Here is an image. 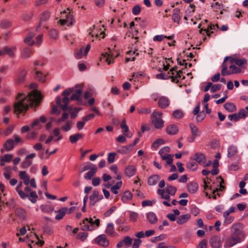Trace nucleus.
I'll list each match as a JSON object with an SVG mask.
<instances>
[{"label":"nucleus","instance_id":"e2e57ef3","mask_svg":"<svg viewBox=\"0 0 248 248\" xmlns=\"http://www.w3.org/2000/svg\"><path fill=\"white\" fill-rule=\"evenodd\" d=\"M58 31L55 29H52L49 31V35L53 39H56L58 37Z\"/></svg>","mask_w":248,"mask_h":248},{"label":"nucleus","instance_id":"ddd939ff","mask_svg":"<svg viewBox=\"0 0 248 248\" xmlns=\"http://www.w3.org/2000/svg\"><path fill=\"white\" fill-rule=\"evenodd\" d=\"M191 159L193 160H195L200 164L205 163L206 160L205 155L200 153H196L194 155L191 157Z\"/></svg>","mask_w":248,"mask_h":248},{"label":"nucleus","instance_id":"338daca9","mask_svg":"<svg viewBox=\"0 0 248 248\" xmlns=\"http://www.w3.org/2000/svg\"><path fill=\"white\" fill-rule=\"evenodd\" d=\"M141 11L140 6L138 5L135 6L132 9V13L134 15H138Z\"/></svg>","mask_w":248,"mask_h":248},{"label":"nucleus","instance_id":"f704fd0d","mask_svg":"<svg viewBox=\"0 0 248 248\" xmlns=\"http://www.w3.org/2000/svg\"><path fill=\"white\" fill-rule=\"evenodd\" d=\"M31 52L30 48L27 47L23 48L21 52V57L24 59L29 58L31 56Z\"/></svg>","mask_w":248,"mask_h":248},{"label":"nucleus","instance_id":"c85d7f7f","mask_svg":"<svg viewBox=\"0 0 248 248\" xmlns=\"http://www.w3.org/2000/svg\"><path fill=\"white\" fill-rule=\"evenodd\" d=\"M22 182H20L18 183L17 186H16V190L17 192V193L19 194L20 198L22 199H25L26 198L29 197V195L25 194V192L23 190H22L20 189L22 187Z\"/></svg>","mask_w":248,"mask_h":248},{"label":"nucleus","instance_id":"37998d69","mask_svg":"<svg viewBox=\"0 0 248 248\" xmlns=\"http://www.w3.org/2000/svg\"><path fill=\"white\" fill-rule=\"evenodd\" d=\"M215 30V25L211 24L210 25H209L208 26V27L207 28V29H204V30L201 29L200 31V33H202V31H204V32H205L206 33L207 36H210L211 34L212 33H213L214 32H213V31H210V30Z\"/></svg>","mask_w":248,"mask_h":248},{"label":"nucleus","instance_id":"9b49d317","mask_svg":"<svg viewBox=\"0 0 248 248\" xmlns=\"http://www.w3.org/2000/svg\"><path fill=\"white\" fill-rule=\"evenodd\" d=\"M23 191L25 194L29 195V197H30L29 199L32 203H34L36 202V199L38 196L35 191L31 192V188L28 186L24 188Z\"/></svg>","mask_w":248,"mask_h":248},{"label":"nucleus","instance_id":"423d86ee","mask_svg":"<svg viewBox=\"0 0 248 248\" xmlns=\"http://www.w3.org/2000/svg\"><path fill=\"white\" fill-rule=\"evenodd\" d=\"M56 102L58 106L62 110L66 111L68 110L67 105L69 103V99L67 96L63 97L62 101L60 96H57Z\"/></svg>","mask_w":248,"mask_h":248},{"label":"nucleus","instance_id":"4d7b16f0","mask_svg":"<svg viewBox=\"0 0 248 248\" xmlns=\"http://www.w3.org/2000/svg\"><path fill=\"white\" fill-rule=\"evenodd\" d=\"M116 155V154L114 152L109 153L108 154V161L109 163L111 164L114 162Z\"/></svg>","mask_w":248,"mask_h":248},{"label":"nucleus","instance_id":"2f4dec72","mask_svg":"<svg viewBox=\"0 0 248 248\" xmlns=\"http://www.w3.org/2000/svg\"><path fill=\"white\" fill-rule=\"evenodd\" d=\"M34 70L35 71V78L42 82H45L46 81V75H44L40 71H36L35 68H34Z\"/></svg>","mask_w":248,"mask_h":248},{"label":"nucleus","instance_id":"79ce46f5","mask_svg":"<svg viewBox=\"0 0 248 248\" xmlns=\"http://www.w3.org/2000/svg\"><path fill=\"white\" fill-rule=\"evenodd\" d=\"M15 214L16 216L21 218H24L26 216L25 210L21 208H17L15 210Z\"/></svg>","mask_w":248,"mask_h":248},{"label":"nucleus","instance_id":"cd10ccee","mask_svg":"<svg viewBox=\"0 0 248 248\" xmlns=\"http://www.w3.org/2000/svg\"><path fill=\"white\" fill-rule=\"evenodd\" d=\"M15 145V143L12 139H8L6 140L4 144V147L6 151H10L12 150Z\"/></svg>","mask_w":248,"mask_h":248},{"label":"nucleus","instance_id":"a18cd8bd","mask_svg":"<svg viewBox=\"0 0 248 248\" xmlns=\"http://www.w3.org/2000/svg\"><path fill=\"white\" fill-rule=\"evenodd\" d=\"M166 190L169 194L173 196L175 195L177 189L175 187L173 186L167 185V187L166 188Z\"/></svg>","mask_w":248,"mask_h":248},{"label":"nucleus","instance_id":"5701e85b","mask_svg":"<svg viewBox=\"0 0 248 248\" xmlns=\"http://www.w3.org/2000/svg\"><path fill=\"white\" fill-rule=\"evenodd\" d=\"M19 176L20 178L23 180L24 184L28 186L30 183V176L26 173V171H20L19 172Z\"/></svg>","mask_w":248,"mask_h":248},{"label":"nucleus","instance_id":"864d4df0","mask_svg":"<svg viewBox=\"0 0 248 248\" xmlns=\"http://www.w3.org/2000/svg\"><path fill=\"white\" fill-rule=\"evenodd\" d=\"M13 156L11 154H5L3 157L0 159L1 162H9L12 160Z\"/></svg>","mask_w":248,"mask_h":248},{"label":"nucleus","instance_id":"72a5a7b5","mask_svg":"<svg viewBox=\"0 0 248 248\" xmlns=\"http://www.w3.org/2000/svg\"><path fill=\"white\" fill-rule=\"evenodd\" d=\"M224 108L229 112H232L236 110L235 105L232 103H226L224 105Z\"/></svg>","mask_w":248,"mask_h":248},{"label":"nucleus","instance_id":"6e6d98bb","mask_svg":"<svg viewBox=\"0 0 248 248\" xmlns=\"http://www.w3.org/2000/svg\"><path fill=\"white\" fill-rule=\"evenodd\" d=\"M123 241L125 246L128 247L132 244V239L130 237L127 236L124 238Z\"/></svg>","mask_w":248,"mask_h":248},{"label":"nucleus","instance_id":"58836bf2","mask_svg":"<svg viewBox=\"0 0 248 248\" xmlns=\"http://www.w3.org/2000/svg\"><path fill=\"white\" fill-rule=\"evenodd\" d=\"M132 197V194L129 191H125L122 198V201L123 202H126L127 201L131 200Z\"/></svg>","mask_w":248,"mask_h":248},{"label":"nucleus","instance_id":"7c9ffc66","mask_svg":"<svg viewBox=\"0 0 248 248\" xmlns=\"http://www.w3.org/2000/svg\"><path fill=\"white\" fill-rule=\"evenodd\" d=\"M50 16V13L49 11H44L41 16V21L39 24V25L37 28V30L38 29L39 27L41 26V24L47 20Z\"/></svg>","mask_w":248,"mask_h":248},{"label":"nucleus","instance_id":"0eeeda50","mask_svg":"<svg viewBox=\"0 0 248 248\" xmlns=\"http://www.w3.org/2000/svg\"><path fill=\"white\" fill-rule=\"evenodd\" d=\"M103 198V196L99 195L98 191L94 190L93 194L89 197L90 200V204L92 206H93L97 202L102 200Z\"/></svg>","mask_w":248,"mask_h":248},{"label":"nucleus","instance_id":"8fccbe9b","mask_svg":"<svg viewBox=\"0 0 248 248\" xmlns=\"http://www.w3.org/2000/svg\"><path fill=\"white\" fill-rule=\"evenodd\" d=\"M73 125V122L71 121H67L66 124L61 127V129L67 132L71 130V126Z\"/></svg>","mask_w":248,"mask_h":248},{"label":"nucleus","instance_id":"a19ab883","mask_svg":"<svg viewBox=\"0 0 248 248\" xmlns=\"http://www.w3.org/2000/svg\"><path fill=\"white\" fill-rule=\"evenodd\" d=\"M122 185V182L121 181L117 182L115 185L112 186L111 188V191L114 194L118 193V189H120Z\"/></svg>","mask_w":248,"mask_h":248},{"label":"nucleus","instance_id":"3c124183","mask_svg":"<svg viewBox=\"0 0 248 248\" xmlns=\"http://www.w3.org/2000/svg\"><path fill=\"white\" fill-rule=\"evenodd\" d=\"M129 217L131 221L135 222L139 217V214L133 211H129Z\"/></svg>","mask_w":248,"mask_h":248},{"label":"nucleus","instance_id":"9d476101","mask_svg":"<svg viewBox=\"0 0 248 248\" xmlns=\"http://www.w3.org/2000/svg\"><path fill=\"white\" fill-rule=\"evenodd\" d=\"M219 178L221 179V182L220 184V187L219 188H216L215 189H214V190H213L212 187L211 186H208L207 183L204 180V191L207 190L209 189V190H210L211 191V192L213 194H215L217 192H218L219 191H222L225 189V187L222 185V183H224V180H223V179L220 176L219 177Z\"/></svg>","mask_w":248,"mask_h":248},{"label":"nucleus","instance_id":"49530a36","mask_svg":"<svg viewBox=\"0 0 248 248\" xmlns=\"http://www.w3.org/2000/svg\"><path fill=\"white\" fill-rule=\"evenodd\" d=\"M156 78L159 79H168L170 78L171 79V76L170 75V72H168L167 74L162 73L157 74Z\"/></svg>","mask_w":248,"mask_h":248},{"label":"nucleus","instance_id":"13d9d810","mask_svg":"<svg viewBox=\"0 0 248 248\" xmlns=\"http://www.w3.org/2000/svg\"><path fill=\"white\" fill-rule=\"evenodd\" d=\"M174 118L176 119H180L183 116V113L180 110H176L172 113Z\"/></svg>","mask_w":248,"mask_h":248},{"label":"nucleus","instance_id":"bf43d9fd","mask_svg":"<svg viewBox=\"0 0 248 248\" xmlns=\"http://www.w3.org/2000/svg\"><path fill=\"white\" fill-rule=\"evenodd\" d=\"M121 128L123 129V132L124 134H125L128 131L129 128L126 124V121L125 119L122 121L121 124Z\"/></svg>","mask_w":248,"mask_h":248},{"label":"nucleus","instance_id":"aec40b11","mask_svg":"<svg viewBox=\"0 0 248 248\" xmlns=\"http://www.w3.org/2000/svg\"><path fill=\"white\" fill-rule=\"evenodd\" d=\"M146 217L148 221L152 224H155L158 220L156 214L152 212L148 213L146 215Z\"/></svg>","mask_w":248,"mask_h":248},{"label":"nucleus","instance_id":"4468645a","mask_svg":"<svg viewBox=\"0 0 248 248\" xmlns=\"http://www.w3.org/2000/svg\"><path fill=\"white\" fill-rule=\"evenodd\" d=\"M210 245L213 248H219L221 243L219 237L217 236H213L210 239Z\"/></svg>","mask_w":248,"mask_h":248},{"label":"nucleus","instance_id":"c03bdc74","mask_svg":"<svg viewBox=\"0 0 248 248\" xmlns=\"http://www.w3.org/2000/svg\"><path fill=\"white\" fill-rule=\"evenodd\" d=\"M185 78V77L183 74L176 73L175 76H171V81L178 83L179 80H183Z\"/></svg>","mask_w":248,"mask_h":248},{"label":"nucleus","instance_id":"bb28decb","mask_svg":"<svg viewBox=\"0 0 248 248\" xmlns=\"http://www.w3.org/2000/svg\"><path fill=\"white\" fill-rule=\"evenodd\" d=\"M190 218V215L187 214L180 216L177 218L176 221L179 224H183L186 222Z\"/></svg>","mask_w":248,"mask_h":248},{"label":"nucleus","instance_id":"b1692460","mask_svg":"<svg viewBox=\"0 0 248 248\" xmlns=\"http://www.w3.org/2000/svg\"><path fill=\"white\" fill-rule=\"evenodd\" d=\"M132 146L129 145L122 146L117 149V152L122 154H127L130 153L132 150Z\"/></svg>","mask_w":248,"mask_h":248},{"label":"nucleus","instance_id":"ea45409f","mask_svg":"<svg viewBox=\"0 0 248 248\" xmlns=\"http://www.w3.org/2000/svg\"><path fill=\"white\" fill-rule=\"evenodd\" d=\"M12 23L7 19H3L1 21L0 26L2 29H6L12 26Z\"/></svg>","mask_w":248,"mask_h":248},{"label":"nucleus","instance_id":"603ef678","mask_svg":"<svg viewBox=\"0 0 248 248\" xmlns=\"http://www.w3.org/2000/svg\"><path fill=\"white\" fill-rule=\"evenodd\" d=\"M165 143V140L161 139H157L155 140L153 143L152 146L153 147L156 149L160 145L164 144Z\"/></svg>","mask_w":248,"mask_h":248},{"label":"nucleus","instance_id":"393cba45","mask_svg":"<svg viewBox=\"0 0 248 248\" xmlns=\"http://www.w3.org/2000/svg\"><path fill=\"white\" fill-rule=\"evenodd\" d=\"M160 179V177L157 174H154L150 176L148 179V184L150 186L155 185L158 180Z\"/></svg>","mask_w":248,"mask_h":248},{"label":"nucleus","instance_id":"f257e3e1","mask_svg":"<svg viewBox=\"0 0 248 248\" xmlns=\"http://www.w3.org/2000/svg\"><path fill=\"white\" fill-rule=\"evenodd\" d=\"M41 99V93L37 90L32 91L26 96L23 93H19L16 98V101L14 104L15 112L19 114L25 112L29 107H37Z\"/></svg>","mask_w":248,"mask_h":248},{"label":"nucleus","instance_id":"473e14b6","mask_svg":"<svg viewBox=\"0 0 248 248\" xmlns=\"http://www.w3.org/2000/svg\"><path fill=\"white\" fill-rule=\"evenodd\" d=\"M82 138L83 136L82 134L80 133H77L74 135H71L69 137V140L72 143L74 144L77 143V142L79 140Z\"/></svg>","mask_w":248,"mask_h":248},{"label":"nucleus","instance_id":"39448f33","mask_svg":"<svg viewBox=\"0 0 248 248\" xmlns=\"http://www.w3.org/2000/svg\"><path fill=\"white\" fill-rule=\"evenodd\" d=\"M162 113L159 111H154L152 114V123L156 129H161L164 126V121L161 119Z\"/></svg>","mask_w":248,"mask_h":248},{"label":"nucleus","instance_id":"c756f323","mask_svg":"<svg viewBox=\"0 0 248 248\" xmlns=\"http://www.w3.org/2000/svg\"><path fill=\"white\" fill-rule=\"evenodd\" d=\"M97 172V167L93 166V169L89 170L88 172L86 173L84 176L85 179L89 180H91L92 177Z\"/></svg>","mask_w":248,"mask_h":248},{"label":"nucleus","instance_id":"f3484780","mask_svg":"<svg viewBox=\"0 0 248 248\" xmlns=\"http://www.w3.org/2000/svg\"><path fill=\"white\" fill-rule=\"evenodd\" d=\"M62 17H65V19L66 20L67 23H68V26L72 25L74 24V20L73 18V16L70 14H68L65 10L61 12Z\"/></svg>","mask_w":248,"mask_h":248},{"label":"nucleus","instance_id":"f03ea898","mask_svg":"<svg viewBox=\"0 0 248 248\" xmlns=\"http://www.w3.org/2000/svg\"><path fill=\"white\" fill-rule=\"evenodd\" d=\"M245 234L243 232L240 224H236L232 225L231 228V236L226 240L225 248H230L241 242L244 239Z\"/></svg>","mask_w":248,"mask_h":248},{"label":"nucleus","instance_id":"412c9836","mask_svg":"<svg viewBox=\"0 0 248 248\" xmlns=\"http://www.w3.org/2000/svg\"><path fill=\"white\" fill-rule=\"evenodd\" d=\"M192 134V141H194L197 136H200V132L197 127L193 124H191L189 125Z\"/></svg>","mask_w":248,"mask_h":248},{"label":"nucleus","instance_id":"a878e982","mask_svg":"<svg viewBox=\"0 0 248 248\" xmlns=\"http://www.w3.org/2000/svg\"><path fill=\"white\" fill-rule=\"evenodd\" d=\"M166 131L168 134L173 135L177 133L178 128L176 125L170 124L167 127Z\"/></svg>","mask_w":248,"mask_h":248},{"label":"nucleus","instance_id":"2eb2a0df","mask_svg":"<svg viewBox=\"0 0 248 248\" xmlns=\"http://www.w3.org/2000/svg\"><path fill=\"white\" fill-rule=\"evenodd\" d=\"M158 104L159 107L164 108L169 106L170 100L165 96H161L159 98Z\"/></svg>","mask_w":248,"mask_h":248},{"label":"nucleus","instance_id":"0e129e2a","mask_svg":"<svg viewBox=\"0 0 248 248\" xmlns=\"http://www.w3.org/2000/svg\"><path fill=\"white\" fill-rule=\"evenodd\" d=\"M88 236V233L87 232H80L79 233L77 236V238L78 239H80L81 241H84L85 239L87 238Z\"/></svg>","mask_w":248,"mask_h":248},{"label":"nucleus","instance_id":"6e6552de","mask_svg":"<svg viewBox=\"0 0 248 248\" xmlns=\"http://www.w3.org/2000/svg\"><path fill=\"white\" fill-rule=\"evenodd\" d=\"M16 47L15 46L12 47L5 46L0 50V56L7 54L10 57L13 58L15 56L14 51L16 50Z\"/></svg>","mask_w":248,"mask_h":248},{"label":"nucleus","instance_id":"e433bc0d","mask_svg":"<svg viewBox=\"0 0 248 248\" xmlns=\"http://www.w3.org/2000/svg\"><path fill=\"white\" fill-rule=\"evenodd\" d=\"M237 152V147L235 146L232 145L230 146L228 149L227 156L229 158H230L233 156Z\"/></svg>","mask_w":248,"mask_h":248},{"label":"nucleus","instance_id":"4be33fe9","mask_svg":"<svg viewBox=\"0 0 248 248\" xmlns=\"http://www.w3.org/2000/svg\"><path fill=\"white\" fill-rule=\"evenodd\" d=\"M136 168L133 165L128 166L125 169V174L128 177H132L135 174Z\"/></svg>","mask_w":248,"mask_h":248},{"label":"nucleus","instance_id":"f8f14e48","mask_svg":"<svg viewBox=\"0 0 248 248\" xmlns=\"http://www.w3.org/2000/svg\"><path fill=\"white\" fill-rule=\"evenodd\" d=\"M90 48L91 46L89 44H88L85 48L84 47H81L80 49L77 50V52L75 54L76 57L77 59H80L82 58L83 55L86 56L88 54Z\"/></svg>","mask_w":248,"mask_h":248},{"label":"nucleus","instance_id":"774afa93","mask_svg":"<svg viewBox=\"0 0 248 248\" xmlns=\"http://www.w3.org/2000/svg\"><path fill=\"white\" fill-rule=\"evenodd\" d=\"M31 17H32L31 13H26V14H23L22 18L24 21H28L31 19Z\"/></svg>","mask_w":248,"mask_h":248},{"label":"nucleus","instance_id":"5fc2aeb1","mask_svg":"<svg viewBox=\"0 0 248 248\" xmlns=\"http://www.w3.org/2000/svg\"><path fill=\"white\" fill-rule=\"evenodd\" d=\"M32 164V162L30 160L26 159L25 157V159L23 161L21 165V168L25 169L27 168L30 167Z\"/></svg>","mask_w":248,"mask_h":248},{"label":"nucleus","instance_id":"dca6fc26","mask_svg":"<svg viewBox=\"0 0 248 248\" xmlns=\"http://www.w3.org/2000/svg\"><path fill=\"white\" fill-rule=\"evenodd\" d=\"M68 209L67 207H64L61 208L58 211H55V213H57L55 217V219L58 220L62 219L65 215Z\"/></svg>","mask_w":248,"mask_h":248},{"label":"nucleus","instance_id":"a211bd4d","mask_svg":"<svg viewBox=\"0 0 248 248\" xmlns=\"http://www.w3.org/2000/svg\"><path fill=\"white\" fill-rule=\"evenodd\" d=\"M27 74L25 70H22L19 73L17 74L16 78V81L17 84L23 83L25 80V78Z\"/></svg>","mask_w":248,"mask_h":248},{"label":"nucleus","instance_id":"6ab92c4d","mask_svg":"<svg viewBox=\"0 0 248 248\" xmlns=\"http://www.w3.org/2000/svg\"><path fill=\"white\" fill-rule=\"evenodd\" d=\"M199 188L198 183L194 182H189L187 186V189L189 192L191 193H195Z\"/></svg>","mask_w":248,"mask_h":248},{"label":"nucleus","instance_id":"de8ad7c7","mask_svg":"<svg viewBox=\"0 0 248 248\" xmlns=\"http://www.w3.org/2000/svg\"><path fill=\"white\" fill-rule=\"evenodd\" d=\"M186 168L192 170H195L198 168L197 164L194 161H189L186 163Z\"/></svg>","mask_w":248,"mask_h":248},{"label":"nucleus","instance_id":"c9c22d12","mask_svg":"<svg viewBox=\"0 0 248 248\" xmlns=\"http://www.w3.org/2000/svg\"><path fill=\"white\" fill-rule=\"evenodd\" d=\"M74 93L72 94L71 96V99L72 100H79V98L82 94V90L81 89H77L74 91Z\"/></svg>","mask_w":248,"mask_h":248},{"label":"nucleus","instance_id":"1a4fd4ad","mask_svg":"<svg viewBox=\"0 0 248 248\" xmlns=\"http://www.w3.org/2000/svg\"><path fill=\"white\" fill-rule=\"evenodd\" d=\"M95 241L97 244L104 247H107L109 245V241L105 234H101L95 238Z\"/></svg>","mask_w":248,"mask_h":248},{"label":"nucleus","instance_id":"69168bd1","mask_svg":"<svg viewBox=\"0 0 248 248\" xmlns=\"http://www.w3.org/2000/svg\"><path fill=\"white\" fill-rule=\"evenodd\" d=\"M14 128V125H9L5 130L4 131V134L5 136H8L10 134H11Z\"/></svg>","mask_w":248,"mask_h":248},{"label":"nucleus","instance_id":"680f3d73","mask_svg":"<svg viewBox=\"0 0 248 248\" xmlns=\"http://www.w3.org/2000/svg\"><path fill=\"white\" fill-rule=\"evenodd\" d=\"M166 237V234H161L160 235L156 237H154L152 238V242L153 243L156 242L157 241H161L162 240L164 239Z\"/></svg>","mask_w":248,"mask_h":248},{"label":"nucleus","instance_id":"4c0bfd02","mask_svg":"<svg viewBox=\"0 0 248 248\" xmlns=\"http://www.w3.org/2000/svg\"><path fill=\"white\" fill-rule=\"evenodd\" d=\"M106 233L110 236H112L114 233V225L112 223H108L107 224V228L105 231Z\"/></svg>","mask_w":248,"mask_h":248},{"label":"nucleus","instance_id":"052dcab7","mask_svg":"<svg viewBox=\"0 0 248 248\" xmlns=\"http://www.w3.org/2000/svg\"><path fill=\"white\" fill-rule=\"evenodd\" d=\"M5 172L4 173V177L7 180H9L11 178V167H6L5 168Z\"/></svg>","mask_w":248,"mask_h":248},{"label":"nucleus","instance_id":"09e8293b","mask_svg":"<svg viewBox=\"0 0 248 248\" xmlns=\"http://www.w3.org/2000/svg\"><path fill=\"white\" fill-rule=\"evenodd\" d=\"M93 166H96L95 165H93V164L91 163V162H87L85 164H84V166L82 169V170L81 171V172H83L86 170H90L93 168Z\"/></svg>","mask_w":248,"mask_h":248},{"label":"nucleus","instance_id":"7ed1b4c3","mask_svg":"<svg viewBox=\"0 0 248 248\" xmlns=\"http://www.w3.org/2000/svg\"><path fill=\"white\" fill-rule=\"evenodd\" d=\"M230 57L229 56H226L223 61V62L222 64V70H221V75L223 76L232 75L234 74H238L241 72V69L240 68L237 67L235 66V64H233L232 66V68L231 70H228V64L227 63V61L229 60Z\"/></svg>","mask_w":248,"mask_h":248},{"label":"nucleus","instance_id":"20e7f679","mask_svg":"<svg viewBox=\"0 0 248 248\" xmlns=\"http://www.w3.org/2000/svg\"><path fill=\"white\" fill-rule=\"evenodd\" d=\"M83 225L81 226V229L83 231H92L99 226L100 220L96 219L93 220L92 218H90L89 219L86 218L83 220Z\"/></svg>","mask_w":248,"mask_h":248}]
</instances>
